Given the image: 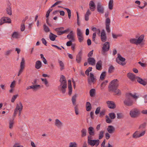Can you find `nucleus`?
I'll return each instance as SVG.
<instances>
[{
    "mask_svg": "<svg viewBox=\"0 0 147 147\" xmlns=\"http://www.w3.org/2000/svg\"><path fill=\"white\" fill-rule=\"evenodd\" d=\"M23 107L22 103L21 102H20L19 104H17L16 107L15 109L18 110H22Z\"/></svg>",
    "mask_w": 147,
    "mask_h": 147,
    "instance_id": "obj_30",
    "label": "nucleus"
},
{
    "mask_svg": "<svg viewBox=\"0 0 147 147\" xmlns=\"http://www.w3.org/2000/svg\"><path fill=\"white\" fill-rule=\"evenodd\" d=\"M25 62V61L24 58H22L21 62L20 63V69L18 71V76H19L23 71L24 68Z\"/></svg>",
    "mask_w": 147,
    "mask_h": 147,
    "instance_id": "obj_6",
    "label": "nucleus"
},
{
    "mask_svg": "<svg viewBox=\"0 0 147 147\" xmlns=\"http://www.w3.org/2000/svg\"><path fill=\"white\" fill-rule=\"evenodd\" d=\"M140 114V112L139 109L135 108L131 110L129 112V115L132 118H136Z\"/></svg>",
    "mask_w": 147,
    "mask_h": 147,
    "instance_id": "obj_3",
    "label": "nucleus"
},
{
    "mask_svg": "<svg viewBox=\"0 0 147 147\" xmlns=\"http://www.w3.org/2000/svg\"><path fill=\"white\" fill-rule=\"evenodd\" d=\"M91 13L89 9H88L85 15V20L86 21L89 20V16L90 15Z\"/></svg>",
    "mask_w": 147,
    "mask_h": 147,
    "instance_id": "obj_31",
    "label": "nucleus"
},
{
    "mask_svg": "<svg viewBox=\"0 0 147 147\" xmlns=\"http://www.w3.org/2000/svg\"><path fill=\"white\" fill-rule=\"evenodd\" d=\"M78 40L79 42H82L84 39L83 35L77 36Z\"/></svg>",
    "mask_w": 147,
    "mask_h": 147,
    "instance_id": "obj_51",
    "label": "nucleus"
},
{
    "mask_svg": "<svg viewBox=\"0 0 147 147\" xmlns=\"http://www.w3.org/2000/svg\"><path fill=\"white\" fill-rule=\"evenodd\" d=\"M108 82V81L107 80H105L100 85L101 89H103Z\"/></svg>",
    "mask_w": 147,
    "mask_h": 147,
    "instance_id": "obj_43",
    "label": "nucleus"
},
{
    "mask_svg": "<svg viewBox=\"0 0 147 147\" xmlns=\"http://www.w3.org/2000/svg\"><path fill=\"white\" fill-rule=\"evenodd\" d=\"M67 38L69 39L70 41H75L74 35L72 31H71L70 33L67 35Z\"/></svg>",
    "mask_w": 147,
    "mask_h": 147,
    "instance_id": "obj_15",
    "label": "nucleus"
},
{
    "mask_svg": "<svg viewBox=\"0 0 147 147\" xmlns=\"http://www.w3.org/2000/svg\"><path fill=\"white\" fill-rule=\"evenodd\" d=\"M110 19L109 18H107L106 19L105 22L106 25V29L108 33H109L110 32V30L109 26L110 23Z\"/></svg>",
    "mask_w": 147,
    "mask_h": 147,
    "instance_id": "obj_10",
    "label": "nucleus"
},
{
    "mask_svg": "<svg viewBox=\"0 0 147 147\" xmlns=\"http://www.w3.org/2000/svg\"><path fill=\"white\" fill-rule=\"evenodd\" d=\"M88 143L89 145L91 146H94V144H93V140L90 141H88Z\"/></svg>",
    "mask_w": 147,
    "mask_h": 147,
    "instance_id": "obj_61",
    "label": "nucleus"
},
{
    "mask_svg": "<svg viewBox=\"0 0 147 147\" xmlns=\"http://www.w3.org/2000/svg\"><path fill=\"white\" fill-rule=\"evenodd\" d=\"M67 11V12L68 13V18L69 19H70L71 16V10L68 8H64Z\"/></svg>",
    "mask_w": 147,
    "mask_h": 147,
    "instance_id": "obj_50",
    "label": "nucleus"
},
{
    "mask_svg": "<svg viewBox=\"0 0 147 147\" xmlns=\"http://www.w3.org/2000/svg\"><path fill=\"white\" fill-rule=\"evenodd\" d=\"M100 38L102 42H105L107 40V37L104 30L103 29L101 33Z\"/></svg>",
    "mask_w": 147,
    "mask_h": 147,
    "instance_id": "obj_12",
    "label": "nucleus"
},
{
    "mask_svg": "<svg viewBox=\"0 0 147 147\" xmlns=\"http://www.w3.org/2000/svg\"><path fill=\"white\" fill-rule=\"evenodd\" d=\"M3 17L7 18H5V22H4V23H11V20L10 18L8 17Z\"/></svg>",
    "mask_w": 147,
    "mask_h": 147,
    "instance_id": "obj_52",
    "label": "nucleus"
},
{
    "mask_svg": "<svg viewBox=\"0 0 147 147\" xmlns=\"http://www.w3.org/2000/svg\"><path fill=\"white\" fill-rule=\"evenodd\" d=\"M106 75V71H104L102 72L100 75V79L101 80H103L105 79V77Z\"/></svg>",
    "mask_w": 147,
    "mask_h": 147,
    "instance_id": "obj_45",
    "label": "nucleus"
},
{
    "mask_svg": "<svg viewBox=\"0 0 147 147\" xmlns=\"http://www.w3.org/2000/svg\"><path fill=\"white\" fill-rule=\"evenodd\" d=\"M110 133L108 132H106L105 134V138L107 140L109 139L110 138Z\"/></svg>",
    "mask_w": 147,
    "mask_h": 147,
    "instance_id": "obj_60",
    "label": "nucleus"
},
{
    "mask_svg": "<svg viewBox=\"0 0 147 147\" xmlns=\"http://www.w3.org/2000/svg\"><path fill=\"white\" fill-rule=\"evenodd\" d=\"M109 115L110 118L112 119H114L115 118V114L113 113H111L109 114Z\"/></svg>",
    "mask_w": 147,
    "mask_h": 147,
    "instance_id": "obj_53",
    "label": "nucleus"
},
{
    "mask_svg": "<svg viewBox=\"0 0 147 147\" xmlns=\"http://www.w3.org/2000/svg\"><path fill=\"white\" fill-rule=\"evenodd\" d=\"M54 125L58 128L61 129L63 126V124L59 119H56L55 120Z\"/></svg>",
    "mask_w": 147,
    "mask_h": 147,
    "instance_id": "obj_8",
    "label": "nucleus"
},
{
    "mask_svg": "<svg viewBox=\"0 0 147 147\" xmlns=\"http://www.w3.org/2000/svg\"><path fill=\"white\" fill-rule=\"evenodd\" d=\"M107 103L108 107L110 109H114L116 107V105L113 101H108L107 102Z\"/></svg>",
    "mask_w": 147,
    "mask_h": 147,
    "instance_id": "obj_16",
    "label": "nucleus"
},
{
    "mask_svg": "<svg viewBox=\"0 0 147 147\" xmlns=\"http://www.w3.org/2000/svg\"><path fill=\"white\" fill-rule=\"evenodd\" d=\"M93 144H94V145H95L96 146H97L100 143V141L99 140H93Z\"/></svg>",
    "mask_w": 147,
    "mask_h": 147,
    "instance_id": "obj_48",
    "label": "nucleus"
},
{
    "mask_svg": "<svg viewBox=\"0 0 147 147\" xmlns=\"http://www.w3.org/2000/svg\"><path fill=\"white\" fill-rule=\"evenodd\" d=\"M146 125V122H144L143 123L141 124L139 126V129H142L145 128Z\"/></svg>",
    "mask_w": 147,
    "mask_h": 147,
    "instance_id": "obj_38",
    "label": "nucleus"
},
{
    "mask_svg": "<svg viewBox=\"0 0 147 147\" xmlns=\"http://www.w3.org/2000/svg\"><path fill=\"white\" fill-rule=\"evenodd\" d=\"M55 31L57 32V35L60 36L63 34V31L61 30H59L58 29H55Z\"/></svg>",
    "mask_w": 147,
    "mask_h": 147,
    "instance_id": "obj_47",
    "label": "nucleus"
},
{
    "mask_svg": "<svg viewBox=\"0 0 147 147\" xmlns=\"http://www.w3.org/2000/svg\"><path fill=\"white\" fill-rule=\"evenodd\" d=\"M97 9L98 12L101 13H104V9L102 4L100 3H97Z\"/></svg>",
    "mask_w": 147,
    "mask_h": 147,
    "instance_id": "obj_11",
    "label": "nucleus"
},
{
    "mask_svg": "<svg viewBox=\"0 0 147 147\" xmlns=\"http://www.w3.org/2000/svg\"><path fill=\"white\" fill-rule=\"evenodd\" d=\"M74 109L76 114V115H78L79 114V112L77 105H76L75 106Z\"/></svg>",
    "mask_w": 147,
    "mask_h": 147,
    "instance_id": "obj_63",
    "label": "nucleus"
},
{
    "mask_svg": "<svg viewBox=\"0 0 147 147\" xmlns=\"http://www.w3.org/2000/svg\"><path fill=\"white\" fill-rule=\"evenodd\" d=\"M144 35L142 34L139 37L138 39H137V42L138 45L142 43L144 39Z\"/></svg>",
    "mask_w": 147,
    "mask_h": 147,
    "instance_id": "obj_27",
    "label": "nucleus"
},
{
    "mask_svg": "<svg viewBox=\"0 0 147 147\" xmlns=\"http://www.w3.org/2000/svg\"><path fill=\"white\" fill-rule=\"evenodd\" d=\"M110 48V43L108 42H106L103 45L102 47V51L105 53L108 51Z\"/></svg>",
    "mask_w": 147,
    "mask_h": 147,
    "instance_id": "obj_9",
    "label": "nucleus"
},
{
    "mask_svg": "<svg viewBox=\"0 0 147 147\" xmlns=\"http://www.w3.org/2000/svg\"><path fill=\"white\" fill-rule=\"evenodd\" d=\"M89 7L90 9L92 11H94L95 8V5L93 1H91L89 4Z\"/></svg>",
    "mask_w": 147,
    "mask_h": 147,
    "instance_id": "obj_23",
    "label": "nucleus"
},
{
    "mask_svg": "<svg viewBox=\"0 0 147 147\" xmlns=\"http://www.w3.org/2000/svg\"><path fill=\"white\" fill-rule=\"evenodd\" d=\"M44 29L45 32H48L50 31V30L49 27L47 26L45 24H44L43 25Z\"/></svg>",
    "mask_w": 147,
    "mask_h": 147,
    "instance_id": "obj_46",
    "label": "nucleus"
},
{
    "mask_svg": "<svg viewBox=\"0 0 147 147\" xmlns=\"http://www.w3.org/2000/svg\"><path fill=\"white\" fill-rule=\"evenodd\" d=\"M136 79L138 83L144 86H145L147 84V81L143 80L142 78L139 77L137 76L136 77Z\"/></svg>",
    "mask_w": 147,
    "mask_h": 147,
    "instance_id": "obj_17",
    "label": "nucleus"
},
{
    "mask_svg": "<svg viewBox=\"0 0 147 147\" xmlns=\"http://www.w3.org/2000/svg\"><path fill=\"white\" fill-rule=\"evenodd\" d=\"M7 13L9 15H11L12 14L11 9V7L9 6L6 9Z\"/></svg>",
    "mask_w": 147,
    "mask_h": 147,
    "instance_id": "obj_36",
    "label": "nucleus"
},
{
    "mask_svg": "<svg viewBox=\"0 0 147 147\" xmlns=\"http://www.w3.org/2000/svg\"><path fill=\"white\" fill-rule=\"evenodd\" d=\"M40 85H33L31 86H29L26 88V90H28L30 88L34 90H37L40 89Z\"/></svg>",
    "mask_w": 147,
    "mask_h": 147,
    "instance_id": "obj_19",
    "label": "nucleus"
},
{
    "mask_svg": "<svg viewBox=\"0 0 147 147\" xmlns=\"http://www.w3.org/2000/svg\"><path fill=\"white\" fill-rule=\"evenodd\" d=\"M107 130L109 133L110 134H112L115 132V128L113 126L110 125L108 126Z\"/></svg>",
    "mask_w": 147,
    "mask_h": 147,
    "instance_id": "obj_18",
    "label": "nucleus"
},
{
    "mask_svg": "<svg viewBox=\"0 0 147 147\" xmlns=\"http://www.w3.org/2000/svg\"><path fill=\"white\" fill-rule=\"evenodd\" d=\"M88 133L90 136H94V128L92 127H89L88 129Z\"/></svg>",
    "mask_w": 147,
    "mask_h": 147,
    "instance_id": "obj_26",
    "label": "nucleus"
},
{
    "mask_svg": "<svg viewBox=\"0 0 147 147\" xmlns=\"http://www.w3.org/2000/svg\"><path fill=\"white\" fill-rule=\"evenodd\" d=\"M90 79L88 78V80L89 84H91L92 83H94L96 80L95 78H94V74L92 73H90Z\"/></svg>",
    "mask_w": 147,
    "mask_h": 147,
    "instance_id": "obj_13",
    "label": "nucleus"
},
{
    "mask_svg": "<svg viewBox=\"0 0 147 147\" xmlns=\"http://www.w3.org/2000/svg\"><path fill=\"white\" fill-rule=\"evenodd\" d=\"M127 76L128 78L132 81H134L135 79H136V77L135 75L132 73H128L127 74Z\"/></svg>",
    "mask_w": 147,
    "mask_h": 147,
    "instance_id": "obj_22",
    "label": "nucleus"
},
{
    "mask_svg": "<svg viewBox=\"0 0 147 147\" xmlns=\"http://www.w3.org/2000/svg\"><path fill=\"white\" fill-rule=\"evenodd\" d=\"M106 142V140L105 139L101 144V147H113V146L111 145L109 143L108 144L107 146H105Z\"/></svg>",
    "mask_w": 147,
    "mask_h": 147,
    "instance_id": "obj_32",
    "label": "nucleus"
},
{
    "mask_svg": "<svg viewBox=\"0 0 147 147\" xmlns=\"http://www.w3.org/2000/svg\"><path fill=\"white\" fill-rule=\"evenodd\" d=\"M109 91H112L116 93L115 95H117L119 96L121 95V92L119 89L117 88H113L112 90H109Z\"/></svg>",
    "mask_w": 147,
    "mask_h": 147,
    "instance_id": "obj_20",
    "label": "nucleus"
},
{
    "mask_svg": "<svg viewBox=\"0 0 147 147\" xmlns=\"http://www.w3.org/2000/svg\"><path fill=\"white\" fill-rule=\"evenodd\" d=\"M105 109H103L101 111L100 113V117H102L105 115Z\"/></svg>",
    "mask_w": 147,
    "mask_h": 147,
    "instance_id": "obj_62",
    "label": "nucleus"
},
{
    "mask_svg": "<svg viewBox=\"0 0 147 147\" xmlns=\"http://www.w3.org/2000/svg\"><path fill=\"white\" fill-rule=\"evenodd\" d=\"M113 0H110L109 3V9L112 10L113 9Z\"/></svg>",
    "mask_w": 147,
    "mask_h": 147,
    "instance_id": "obj_39",
    "label": "nucleus"
},
{
    "mask_svg": "<svg viewBox=\"0 0 147 147\" xmlns=\"http://www.w3.org/2000/svg\"><path fill=\"white\" fill-rule=\"evenodd\" d=\"M82 53V50H81L76 56V61L78 63H80L81 62Z\"/></svg>",
    "mask_w": 147,
    "mask_h": 147,
    "instance_id": "obj_14",
    "label": "nucleus"
},
{
    "mask_svg": "<svg viewBox=\"0 0 147 147\" xmlns=\"http://www.w3.org/2000/svg\"><path fill=\"white\" fill-rule=\"evenodd\" d=\"M25 29V26L24 24L22 23L21 26L20 30L21 31H23Z\"/></svg>",
    "mask_w": 147,
    "mask_h": 147,
    "instance_id": "obj_64",
    "label": "nucleus"
},
{
    "mask_svg": "<svg viewBox=\"0 0 147 147\" xmlns=\"http://www.w3.org/2000/svg\"><path fill=\"white\" fill-rule=\"evenodd\" d=\"M19 35L18 32H14L12 34V37L13 38H19Z\"/></svg>",
    "mask_w": 147,
    "mask_h": 147,
    "instance_id": "obj_37",
    "label": "nucleus"
},
{
    "mask_svg": "<svg viewBox=\"0 0 147 147\" xmlns=\"http://www.w3.org/2000/svg\"><path fill=\"white\" fill-rule=\"evenodd\" d=\"M88 61L89 64L94 65L95 64V60L93 57H89L88 59Z\"/></svg>",
    "mask_w": 147,
    "mask_h": 147,
    "instance_id": "obj_21",
    "label": "nucleus"
},
{
    "mask_svg": "<svg viewBox=\"0 0 147 147\" xmlns=\"http://www.w3.org/2000/svg\"><path fill=\"white\" fill-rule=\"evenodd\" d=\"M81 132L82 133L81 137H84L86 136L87 130L86 129H83L82 130Z\"/></svg>",
    "mask_w": 147,
    "mask_h": 147,
    "instance_id": "obj_34",
    "label": "nucleus"
},
{
    "mask_svg": "<svg viewBox=\"0 0 147 147\" xmlns=\"http://www.w3.org/2000/svg\"><path fill=\"white\" fill-rule=\"evenodd\" d=\"M96 69L98 70H100L102 68V62L100 60L98 61L96 65Z\"/></svg>",
    "mask_w": 147,
    "mask_h": 147,
    "instance_id": "obj_25",
    "label": "nucleus"
},
{
    "mask_svg": "<svg viewBox=\"0 0 147 147\" xmlns=\"http://www.w3.org/2000/svg\"><path fill=\"white\" fill-rule=\"evenodd\" d=\"M106 117L107 118L106 119V122L108 123H111L112 122V121L107 116H106Z\"/></svg>",
    "mask_w": 147,
    "mask_h": 147,
    "instance_id": "obj_59",
    "label": "nucleus"
},
{
    "mask_svg": "<svg viewBox=\"0 0 147 147\" xmlns=\"http://www.w3.org/2000/svg\"><path fill=\"white\" fill-rule=\"evenodd\" d=\"M104 131H101L99 132L98 135V139L99 140L102 139L104 136Z\"/></svg>",
    "mask_w": 147,
    "mask_h": 147,
    "instance_id": "obj_42",
    "label": "nucleus"
},
{
    "mask_svg": "<svg viewBox=\"0 0 147 147\" xmlns=\"http://www.w3.org/2000/svg\"><path fill=\"white\" fill-rule=\"evenodd\" d=\"M77 144L76 142H71L69 144V147H77Z\"/></svg>",
    "mask_w": 147,
    "mask_h": 147,
    "instance_id": "obj_40",
    "label": "nucleus"
},
{
    "mask_svg": "<svg viewBox=\"0 0 147 147\" xmlns=\"http://www.w3.org/2000/svg\"><path fill=\"white\" fill-rule=\"evenodd\" d=\"M77 36L83 35L82 32L79 28H78L77 29Z\"/></svg>",
    "mask_w": 147,
    "mask_h": 147,
    "instance_id": "obj_56",
    "label": "nucleus"
},
{
    "mask_svg": "<svg viewBox=\"0 0 147 147\" xmlns=\"http://www.w3.org/2000/svg\"><path fill=\"white\" fill-rule=\"evenodd\" d=\"M77 94H75L73 96L71 100L72 101V102L73 104L75 105H76V98L77 97Z\"/></svg>",
    "mask_w": 147,
    "mask_h": 147,
    "instance_id": "obj_33",
    "label": "nucleus"
},
{
    "mask_svg": "<svg viewBox=\"0 0 147 147\" xmlns=\"http://www.w3.org/2000/svg\"><path fill=\"white\" fill-rule=\"evenodd\" d=\"M5 18L2 17L0 19V25H1L4 23V22H5Z\"/></svg>",
    "mask_w": 147,
    "mask_h": 147,
    "instance_id": "obj_55",
    "label": "nucleus"
},
{
    "mask_svg": "<svg viewBox=\"0 0 147 147\" xmlns=\"http://www.w3.org/2000/svg\"><path fill=\"white\" fill-rule=\"evenodd\" d=\"M59 82L60 84L58 87V89L64 94L65 92L66 89L67 88V81L64 76L63 75L61 76Z\"/></svg>",
    "mask_w": 147,
    "mask_h": 147,
    "instance_id": "obj_2",
    "label": "nucleus"
},
{
    "mask_svg": "<svg viewBox=\"0 0 147 147\" xmlns=\"http://www.w3.org/2000/svg\"><path fill=\"white\" fill-rule=\"evenodd\" d=\"M18 96V94L13 95L11 98V101L12 102H13L15 101L16 99Z\"/></svg>",
    "mask_w": 147,
    "mask_h": 147,
    "instance_id": "obj_57",
    "label": "nucleus"
},
{
    "mask_svg": "<svg viewBox=\"0 0 147 147\" xmlns=\"http://www.w3.org/2000/svg\"><path fill=\"white\" fill-rule=\"evenodd\" d=\"M118 59H116L117 62L119 64L122 65H125L126 63L125 62V58L122 57L119 54H118Z\"/></svg>",
    "mask_w": 147,
    "mask_h": 147,
    "instance_id": "obj_5",
    "label": "nucleus"
},
{
    "mask_svg": "<svg viewBox=\"0 0 147 147\" xmlns=\"http://www.w3.org/2000/svg\"><path fill=\"white\" fill-rule=\"evenodd\" d=\"M130 43L132 44H134L136 45H138V44L137 42V39L135 38L131 39L130 40Z\"/></svg>",
    "mask_w": 147,
    "mask_h": 147,
    "instance_id": "obj_49",
    "label": "nucleus"
},
{
    "mask_svg": "<svg viewBox=\"0 0 147 147\" xmlns=\"http://www.w3.org/2000/svg\"><path fill=\"white\" fill-rule=\"evenodd\" d=\"M68 88L69 90L68 94L70 96L72 92V86H68Z\"/></svg>",
    "mask_w": 147,
    "mask_h": 147,
    "instance_id": "obj_58",
    "label": "nucleus"
},
{
    "mask_svg": "<svg viewBox=\"0 0 147 147\" xmlns=\"http://www.w3.org/2000/svg\"><path fill=\"white\" fill-rule=\"evenodd\" d=\"M114 69V67L112 65H111L109 68L108 72L109 73H113V72Z\"/></svg>",
    "mask_w": 147,
    "mask_h": 147,
    "instance_id": "obj_44",
    "label": "nucleus"
},
{
    "mask_svg": "<svg viewBox=\"0 0 147 147\" xmlns=\"http://www.w3.org/2000/svg\"><path fill=\"white\" fill-rule=\"evenodd\" d=\"M57 37V36L53 34L51 32H50L49 35V38L50 40L52 41H54L55 40L56 38Z\"/></svg>",
    "mask_w": 147,
    "mask_h": 147,
    "instance_id": "obj_28",
    "label": "nucleus"
},
{
    "mask_svg": "<svg viewBox=\"0 0 147 147\" xmlns=\"http://www.w3.org/2000/svg\"><path fill=\"white\" fill-rule=\"evenodd\" d=\"M136 94L135 93L134 94L130 93H126L125 98L123 101L124 105L127 106H132L134 104V102L131 97L136 100L138 98V96L136 95Z\"/></svg>",
    "mask_w": 147,
    "mask_h": 147,
    "instance_id": "obj_1",
    "label": "nucleus"
},
{
    "mask_svg": "<svg viewBox=\"0 0 147 147\" xmlns=\"http://www.w3.org/2000/svg\"><path fill=\"white\" fill-rule=\"evenodd\" d=\"M58 62L59 66L61 67L60 69L61 71H62L64 68V65L63 63L61 61L58 60Z\"/></svg>",
    "mask_w": 147,
    "mask_h": 147,
    "instance_id": "obj_35",
    "label": "nucleus"
},
{
    "mask_svg": "<svg viewBox=\"0 0 147 147\" xmlns=\"http://www.w3.org/2000/svg\"><path fill=\"white\" fill-rule=\"evenodd\" d=\"M118 82L119 81L117 79L111 81L108 86L109 90H112L113 88H117L119 85Z\"/></svg>",
    "mask_w": 147,
    "mask_h": 147,
    "instance_id": "obj_4",
    "label": "nucleus"
},
{
    "mask_svg": "<svg viewBox=\"0 0 147 147\" xmlns=\"http://www.w3.org/2000/svg\"><path fill=\"white\" fill-rule=\"evenodd\" d=\"M146 133V131H143L140 133L138 131H136L133 134L132 137L134 138H138L144 135Z\"/></svg>",
    "mask_w": 147,
    "mask_h": 147,
    "instance_id": "obj_7",
    "label": "nucleus"
},
{
    "mask_svg": "<svg viewBox=\"0 0 147 147\" xmlns=\"http://www.w3.org/2000/svg\"><path fill=\"white\" fill-rule=\"evenodd\" d=\"M42 66V63L41 61L39 60L37 61L35 63V67L37 69L40 68Z\"/></svg>",
    "mask_w": 147,
    "mask_h": 147,
    "instance_id": "obj_24",
    "label": "nucleus"
},
{
    "mask_svg": "<svg viewBox=\"0 0 147 147\" xmlns=\"http://www.w3.org/2000/svg\"><path fill=\"white\" fill-rule=\"evenodd\" d=\"M86 110L88 111H90L92 109L91 105L89 102L86 103Z\"/></svg>",
    "mask_w": 147,
    "mask_h": 147,
    "instance_id": "obj_29",
    "label": "nucleus"
},
{
    "mask_svg": "<svg viewBox=\"0 0 147 147\" xmlns=\"http://www.w3.org/2000/svg\"><path fill=\"white\" fill-rule=\"evenodd\" d=\"M41 80L42 82H43L47 86H48L49 85H48V82L47 80V79L46 78L45 79H44L43 78H41Z\"/></svg>",
    "mask_w": 147,
    "mask_h": 147,
    "instance_id": "obj_54",
    "label": "nucleus"
},
{
    "mask_svg": "<svg viewBox=\"0 0 147 147\" xmlns=\"http://www.w3.org/2000/svg\"><path fill=\"white\" fill-rule=\"evenodd\" d=\"M90 96L91 97H93L95 93V90L94 89H92L90 90Z\"/></svg>",
    "mask_w": 147,
    "mask_h": 147,
    "instance_id": "obj_41",
    "label": "nucleus"
}]
</instances>
